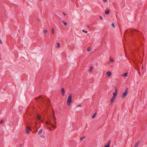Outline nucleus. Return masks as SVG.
Wrapping results in <instances>:
<instances>
[{
  "label": "nucleus",
  "instance_id": "1",
  "mask_svg": "<svg viewBox=\"0 0 147 147\" xmlns=\"http://www.w3.org/2000/svg\"><path fill=\"white\" fill-rule=\"evenodd\" d=\"M72 94L70 93L69 94V96H68V99L67 100V105L68 106L70 105V104L71 103L72 101Z\"/></svg>",
  "mask_w": 147,
  "mask_h": 147
},
{
  "label": "nucleus",
  "instance_id": "2",
  "mask_svg": "<svg viewBox=\"0 0 147 147\" xmlns=\"http://www.w3.org/2000/svg\"><path fill=\"white\" fill-rule=\"evenodd\" d=\"M128 93V88H127L125 90L124 92H123L122 94V97L123 98L125 97L127 95Z\"/></svg>",
  "mask_w": 147,
  "mask_h": 147
},
{
  "label": "nucleus",
  "instance_id": "3",
  "mask_svg": "<svg viewBox=\"0 0 147 147\" xmlns=\"http://www.w3.org/2000/svg\"><path fill=\"white\" fill-rule=\"evenodd\" d=\"M46 124L47 125H50L51 127H53L54 128H55V127H54V126L51 123H50L49 122H46Z\"/></svg>",
  "mask_w": 147,
  "mask_h": 147
},
{
  "label": "nucleus",
  "instance_id": "4",
  "mask_svg": "<svg viewBox=\"0 0 147 147\" xmlns=\"http://www.w3.org/2000/svg\"><path fill=\"white\" fill-rule=\"evenodd\" d=\"M61 91L62 96H64L65 94V90L63 88H62L61 90Z\"/></svg>",
  "mask_w": 147,
  "mask_h": 147
},
{
  "label": "nucleus",
  "instance_id": "5",
  "mask_svg": "<svg viewBox=\"0 0 147 147\" xmlns=\"http://www.w3.org/2000/svg\"><path fill=\"white\" fill-rule=\"evenodd\" d=\"M111 75V73L110 71H108L106 74V75L108 77L110 76Z\"/></svg>",
  "mask_w": 147,
  "mask_h": 147
},
{
  "label": "nucleus",
  "instance_id": "6",
  "mask_svg": "<svg viewBox=\"0 0 147 147\" xmlns=\"http://www.w3.org/2000/svg\"><path fill=\"white\" fill-rule=\"evenodd\" d=\"M31 130L30 128L29 127H27L26 129V132L28 134L29 133V131Z\"/></svg>",
  "mask_w": 147,
  "mask_h": 147
},
{
  "label": "nucleus",
  "instance_id": "7",
  "mask_svg": "<svg viewBox=\"0 0 147 147\" xmlns=\"http://www.w3.org/2000/svg\"><path fill=\"white\" fill-rule=\"evenodd\" d=\"M115 98L112 97L111 98V102L112 103H113V102L114 101Z\"/></svg>",
  "mask_w": 147,
  "mask_h": 147
},
{
  "label": "nucleus",
  "instance_id": "8",
  "mask_svg": "<svg viewBox=\"0 0 147 147\" xmlns=\"http://www.w3.org/2000/svg\"><path fill=\"white\" fill-rule=\"evenodd\" d=\"M140 143V141H139L138 142L135 144L134 147H138V146L139 145Z\"/></svg>",
  "mask_w": 147,
  "mask_h": 147
},
{
  "label": "nucleus",
  "instance_id": "9",
  "mask_svg": "<svg viewBox=\"0 0 147 147\" xmlns=\"http://www.w3.org/2000/svg\"><path fill=\"white\" fill-rule=\"evenodd\" d=\"M110 141L104 147H109L110 145Z\"/></svg>",
  "mask_w": 147,
  "mask_h": 147
},
{
  "label": "nucleus",
  "instance_id": "10",
  "mask_svg": "<svg viewBox=\"0 0 147 147\" xmlns=\"http://www.w3.org/2000/svg\"><path fill=\"white\" fill-rule=\"evenodd\" d=\"M117 92H114L113 94V96L112 97L116 98V96L117 94Z\"/></svg>",
  "mask_w": 147,
  "mask_h": 147
},
{
  "label": "nucleus",
  "instance_id": "11",
  "mask_svg": "<svg viewBox=\"0 0 147 147\" xmlns=\"http://www.w3.org/2000/svg\"><path fill=\"white\" fill-rule=\"evenodd\" d=\"M105 13L106 15L108 14L109 13V9L106 10V11H105Z\"/></svg>",
  "mask_w": 147,
  "mask_h": 147
},
{
  "label": "nucleus",
  "instance_id": "12",
  "mask_svg": "<svg viewBox=\"0 0 147 147\" xmlns=\"http://www.w3.org/2000/svg\"><path fill=\"white\" fill-rule=\"evenodd\" d=\"M43 131V130L42 129H40L39 130V131L38 132V134L39 135V134H41L42 133V132Z\"/></svg>",
  "mask_w": 147,
  "mask_h": 147
},
{
  "label": "nucleus",
  "instance_id": "13",
  "mask_svg": "<svg viewBox=\"0 0 147 147\" xmlns=\"http://www.w3.org/2000/svg\"><path fill=\"white\" fill-rule=\"evenodd\" d=\"M109 61H110V62H113L114 61L113 59L111 57L110 58Z\"/></svg>",
  "mask_w": 147,
  "mask_h": 147
},
{
  "label": "nucleus",
  "instance_id": "14",
  "mask_svg": "<svg viewBox=\"0 0 147 147\" xmlns=\"http://www.w3.org/2000/svg\"><path fill=\"white\" fill-rule=\"evenodd\" d=\"M37 118L39 120L41 119V117L39 115H37Z\"/></svg>",
  "mask_w": 147,
  "mask_h": 147
},
{
  "label": "nucleus",
  "instance_id": "15",
  "mask_svg": "<svg viewBox=\"0 0 147 147\" xmlns=\"http://www.w3.org/2000/svg\"><path fill=\"white\" fill-rule=\"evenodd\" d=\"M96 113H94L93 115L92 116V118H94L96 116Z\"/></svg>",
  "mask_w": 147,
  "mask_h": 147
},
{
  "label": "nucleus",
  "instance_id": "16",
  "mask_svg": "<svg viewBox=\"0 0 147 147\" xmlns=\"http://www.w3.org/2000/svg\"><path fill=\"white\" fill-rule=\"evenodd\" d=\"M57 48H59L60 47V44L59 43V42H57Z\"/></svg>",
  "mask_w": 147,
  "mask_h": 147
},
{
  "label": "nucleus",
  "instance_id": "17",
  "mask_svg": "<svg viewBox=\"0 0 147 147\" xmlns=\"http://www.w3.org/2000/svg\"><path fill=\"white\" fill-rule=\"evenodd\" d=\"M62 22L65 25H66L67 24V23L65 22L64 20L62 21Z\"/></svg>",
  "mask_w": 147,
  "mask_h": 147
},
{
  "label": "nucleus",
  "instance_id": "18",
  "mask_svg": "<svg viewBox=\"0 0 147 147\" xmlns=\"http://www.w3.org/2000/svg\"><path fill=\"white\" fill-rule=\"evenodd\" d=\"M54 29L53 28H52V33L53 34H54Z\"/></svg>",
  "mask_w": 147,
  "mask_h": 147
},
{
  "label": "nucleus",
  "instance_id": "19",
  "mask_svg": "<svg viewBox=\"0 0 147 147\" xmlns=\"http://www.w3.org/2000/svg\"><path fill=\"white\" fill-rule=\"evenodd\" d=\"M127 73H125V74L122 75L123 76L126 77L127 76Z\"/></svg>",
  "mask_w": 147,
  "mask_h": 147
},
{
  "label": "nucleus",
  "instance_id": "20",
  "mask_svg": "<svg viewBox=\"0 0 147 147\" xmlns=\"http://www.w3.org/2000/svg\"><path fill=\"white\" fill-rule=\"evenodd\" d=\"M92 69H93V68H92V66L90 67V69H89V71L90 72H92Z\"/></svg>",
  "mask_w": 147,
  "mask_h": 147
},
{
  "label": "nucleus",
  "instance_id": "21",
  "mask_svg": "<svg viewBox=\"0 0 147 147\" xmlns=\"http://www.w3.org/2000/svg\"><path fill=\"white\" fill-rule=\"evenodd\" d=\"M91 50V48L90 47H88L87 49V51L88 52H89Z\"/></svg>",
  "mask_w": 147,
  "mask_h": 147
},
{
  "label": "nucleus",
  "instance_id": "22",
  "mask_svg": "<svg viewBox=\"0 0 147 147\" xmlns=\"http://www.w3.org/2000/svg\"><path fill=\"white\" fill-rule=\"evenodd\" d=\"M43 32L45 34H46L47 33V31L46 30H43Z\"/></svg>",
  "mask_w": 147,
  "mask_h": 147
},
{
  "label": "nucleus",
  "instance_id": "23",
  "mask_svg": "<svg viewBox=\"0 0 147 147\" xmlns=\"http://www.w3.org/2000/svg\"><path fill=\"white\" fill-rule=\"evenodd\" d=\"M40 101H41V102H44V100H43V98H41V99H40Z\"/></svg>",
  "mask_w": 147,
  "mask_h": 147
},
{
  "label": "nucleus",
  "instance_id": "24",
  "mask_svg": "<svg viewBox=\"0 0 147 147\" xmlns=\"http://www.w3.org/2000/svg\"><path fill=\"white\" fill-rule=\"evenodd\" d=\"M85 138V136L81 137L80 138V140L81 141H82Z\"/></svg>",
  "mask_w": 147,
  "mask_h": 147
},
{
  "label": "nucleus",
  "instance_id": "25",
  "mask_svg": "<svg viewBox=\"0 0 147 147\" xmlns=\"http://www.w3.org/2000/svg\"><path fill=\"white\" fill-rule=\"evenodd\" d=\"M112 26L113 28H115V26L114 23H112Z\"/></svg>",
  "mask_w": 147,
  "mask_h": 147
},
{
  "label": "nucleus",
  "instance_id": "26",
  "mask_svg": "<svg viewBox=\"0 0 147 147\" xmlns=\"http://www.w3.org/2000/svg\"><path fill=\"white\" fill-rule=\"evenodd\" d=\"M115 92H116L117 93V89L116 87H115Z\"/></svg>",
  "mask_w": 147,
  "mask_h": 147
},
{
  "label": "nucleus",
  "instance_id": "27",
  "mask_svg": "<svg viewBox=\"0 0 147 147\" xmlns=\"http://www.w3.org/2000/svg\"><path fill=\"white\" fill-rule=\"evenodd\" d=\"M19 147H21L22 146V144H20L19 145V146H18Z\"/></svg>",
  "mask_w": 147,
  "mask_h": 147
},
{
  "label": "nucleus",
  "instance_id": "28",
  "mask_svg": "<svg viewBox=\"0 0 147 147\" xmlns=\"http://www.w3.org/2000/svg\"><path fill=\"white\" fill-rule=\"evenodd\" d=\"M40 97H42V96L41 95L39 97H38L37 98H36V99H38L39 98H40Z\"/></svg>",
  "mask_w": 147,
  "mask_h": 147
},
{
  "label": "nucleus",
  "instance_id": "29",
  "mask_svg": "<svg viewBox=\"0 0 147 147\" xmlns=\"http://www.w3.org/2000/svg\"><path fill=\"white\" fill-rule=\"evenodd\" d=\"M0 43L1 44H2V41L1 39L0 38Z\"/></svg>",
  "mask_w": 147,
  "mask_h": 147
},
{
  "label": "nucleus",
  "instance_id": "30",
  "mask_svg": "<svg viewBox=\"0 0 147 147\" xmlns=\"http://www.w3.org/2000/svg\"><path fill=\"white\" fill-rule=\"evenodd\" d=\"M104 2L106 3L107 1V0H103Z\"/></svg>",
  "mask_w": 147,
  "mask_h": 147
},
{
  "label": "nucleus",
  "instance_id": "31",
  "mask_svg": "<svg viewBox=\"0 0 147 147\" xmlns=\"http://www.w3.org/2000/svg\"><path fill=\"white\" fill-rule=\"evenodd\" d=\"M48 129L50 131L52 130L51 129L50 127H48Z\"/></svg>",
  "mask_w": 147,
  "mask_h": 147
},
{
  "label": "nucleus",
  "instance_id": "32",
  "mask_svg": "<svg viewBox=\"0 0 147 147\" xmlns=\"http://www.w3.org/2000/svg\"><path fill=\"white\" fill-rule=\"evenodd\" d=\"M3 120L0 121V124H1L3 123Z\"/></svg>",
  "mask_w": 147,
  "mask_h": 147
},
{
  "label": "nucleus",
  "instance_id": "33",
  "mask_svg": "<svg viewBox=\"0 0 147 147\" xmlns=\"http://www.w3.org/2000/svg\"><path fill=\"white\" fill-rule=\"evenodd\" d=\"M78 107H81L82 106V105H78Z\"/></svg>",
  "mask_w": 147,
  "mask_h": 147
},
{
  "label": "nucleus",
  "instance_id": "34",
  "mask_svg": "<svg viewBox=\"0 0 147 147\" xmlns=\"http://www.w3.org/2000/svg\"><path fill=\"white\" fill-rule=\"evenodd\" d=\"M84 33H88V32L87 31H85Z\"/></svg>",
  "mask_w": 147,
  "mask_h": 147
},
{
  "label": "nucleus",
  "instance_id": "35",
  "mask_svg": "<svg viewBox=\"0 0 147 147\" xmlns=\"http://www.w3.org/2000/svg\"><path fill=\"white\" fill-rule=\"evenodd\" d=\"M37 20H38V21H39H39H40V20H39V18H37Z\"/></svg>",
  "mask_w": 147,
  "mask_h": 147
},
{
  "label": "nucleus",
  "instance_id": "36",
  "mask_svg": "<svg viewBox=\"0 0 147 147\" xmlns=\"http://www.w3.org/2000/svg\"><path fill=\"white\" fill-rule=\"evenodd\" d=\"M100 18L101 19H102V18L101 16H100Z\"/></svg>",
  "mask_w": 147,
  "mask_h": 147
},
{
  "label": "nucleus",
  "instance_id": "37",
  "mask_svg": "<svg viewBox=\"0 0 147 147\" xmlns=\"http://www.w3.org/2000/svg\"><path fill=\"white\" fill-rule=\"evenodd\" d=\"M53 115L54 116V117H55V114H54V111H53Z\"/></svg>",
  "mask_w": 147,
  "mask_h": 147
},
{
  "label": "nucleus",
  "instance_id": "38",
  "mask_svg": "<svg viewBox=\"0 0 147 147\" xmlns=\"http://www.w3.org/2000/svg\"><path fill=\"white\" fill-rule=\"evenodd\" d=\"M63 13L64 15H66V14L64 13Z\"/></svg>",
  "mask_w": 147,
  "mask_h": 147
},
{
  "label": "nucleus",
  "instance_id": "39",
  "mask_svg": "<svg viewBox=\"0 0 147 147\" xmlns=\"http://www.w3.org/2000/svg\"><path fill=\"white\" fill-rule=\"evenodd\" d=\"M82 31L84 32H85V31L83 30H82Z\"/></svg>",
  "mask_w": 147,
  "mask_h": 147
},
{
  "label": "nucleus",
  "instance_id": "40",
  "mask_svg": "<svg viewBox=\"0 0 147 147\" xmlns=\"http://www.w3.org/2000/svg\"><path fill=\"white\" fill-rule=\"evenodd\" d=\"M138 73H139V74L140 75V73L139 71L138 72Z\"/></svg>",
  "mask_w": 147,
  "mask_h": 147
},
{
  "label": "nucleus",
  "instance_id": "41",
  "mask_svg": "<svg viewBox=\"0 0 147 147\" xmlns=\"http://www.w3.org/2000/svg\"><path fill=\"white\" fill-rule=\"evenodd\" d=\"M131 31L132 33H133V31L132 30H131Z\"/></svg>",
  "mask_w": 147,
  "mask_h": 147
},
{
  "label": "nucleus",
  "instance_id": "42",
  "mask_svg": "<svg viewBox=\"0 0 147 147\" xmlns=\"http://www.w3.org/2000/svg\"><path fill=\"white\" fill-rule=\"evenodd\" d=\"M41 122H43V121L42 120H41Z\"/></svg>",
  "mask_w": 147,
  "mask_h": 147
},
{
  "label": "nucleus",
  "instance_id": "43",
  "mask_svg": "<svg viewBox=\"0 0 147 147\" xmlns=\"http://www.w3.org/2000/svg\"><path fill=\"white\" fill-rule=\"evenodd\" d=\"M127 32V30H126V31H125V32Z\"/></svg>",
  "mask_w": 147,
  "mask_h": 147
},
{
  "label": "nucleus",
  "instance_id": "44",
  "mask_svg": "<svg viewBox=\"0 0 147 147\" xmlns=\"http://www.w3.org/2000/svg\"><path fill=\"white\" fill-rule=\"evenodd\" d=\"M143 68V66H142V68Z\"/></svg>",
  "mask_w": 147,
  "mask_h": 147
},
{
  "label": "nucleus",
  "instance_id": "45",
  "mask_svg": "<svg viewBox=\"0 0 147 147\" xmlns=\"http://www.w3.org/2000/svg\"><path fill=\"white\" fill-rule=\"evenodd\" d=\"M138 35H139V36L140 35V34H138Z\"/></svg>",
  "mask_w": 147,
  "mask_h": 147
},
{
  "label": "nucleus",
  "instance_id": "46",
  "mask_svg": "<svg viewBox=\"0 0 147 147\" xmlns=\"http://www.w3.org/2000/svg\"><path fill=\"white\" fill-rule=\"evenodd\" d=\"M37 131V130L36 131V132Z\"/></svg>",
  "mask_w": 147,
  "mask_h": 147
},
{
  "label": "nucleus",
  "instance_id": "47",
  "mask_svg": "<svg viewBox=\"0 0 147 147\" xmlns=\"http://www.w3.org/2000/svg\"><path fill=\"white\" fill-rule=\"evenodd\" d=\"M40 1H41L42 0H39Z\"/></svg>",
  "mask_w": 147,
  "mask_h": 147
}]
</instances>
